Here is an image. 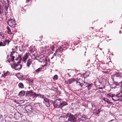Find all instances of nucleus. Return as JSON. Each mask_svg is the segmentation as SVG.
Listing matches in <instances>:
<instances>
[{
    "instance_id": "c03bdc74",
    "label": "nucleus",
    "mask_w": 122,
    "mask_h": 122,
    "mask_svg": "<svg viewBox=\"0 0 122 122\" xmlns=\"http://www.w3.org/2000/svg\"><path fill=\"white\" fill-rule=\"evenodd\" d=\"M84 83H85V85H88L89 84L87 82H84Z\"/></svg>"
},
{
    "instance_id": "a878e982",
    "label": "nucleus",
    "mask_w": 122,
    "mask_h": 122,
    "mask_svg": "<svg viewBox=\"0 0 122 122\" xmlns=\"http://www.w3.org/2000/svg\"><path fill=\"white\" fill-rule=\"evenodd\" d=\"M31 59H29L27 61V66L29 67L30 64H31Z\"/></svg>"
},
{
    "instance_id": "c9c22d12",
    "label": "nucleus",
    "mask_w": 122,
    "mask_h": 122,
    "mask_svg": "<svg viewBox=\"0 0 122 122\" xmlns=\"http://www.w3.org/2000/svg\"><path fill=\"white\" fill-rule=\"evenodd\" d=\"M81 118L82 119V118H84L85 120H86V115H83L81 117Z\"/></svg>"
},
{
    "instance_id": "3c124183",
    "label": "nucleus",
    "mask_w": 122,
    "mask_h": 122,
    "mask_svg": "<svg viewBox=\"0 0 122 122\" xmlns=\"http://www.w3.org/2000/svg\"><path fill=\"white\" fill-rule=\"evenodd\" d=\"M119 33L120 34H121V31H119Z\"/></svg>"
},
{
    "instance_id": "1a4fd4ad",
    "label": "nucleus",
    "mask_w": 122,
    "mask_h": 122,
    "mask_svg": "<svg viewBox=\"0 0 122 122\" xmlns=\"http://www.w3.org/2000/svg\"><path fill=\"white\" fill-rule=\"evenodd\" d=\"M28 57V54L26 53L22 59V61L24 63H26V60L27 59Z\"/></svg>"
},
{
    "instance_id": "9d476101",
    "label": "nucleus",
    "mask_w": 122,
    "mask_h": 122,
    "mask_svg": "<svg viewBox=\"0 0 122 122\" xmlns=\"http://www.w3.org/2000/svg\"><path fill=\"white\" fill-rule=\"evenodd\" d=\"M67 105V103L66 102H63L60 103L58 106V107L62 109V108L64 106Z\"/></svg>"
},
{
    "instance_id": "f03ea898",
    "label": "nucleus",
    "mask_w": 122,
    "mask_h": 122,
    "mask_svg": "<svg viewBox=\"0 0 122 122\" xmlns=\"http://www.w3.org/2000/svg\"><path fill=\"white\" fill-rule=\"evenodd\" d=\"M67 116L68 117L67 119L68 121L72 122H76L77 121L76 120L77 116L76 115L68 113L67 114Z\"/></svg>"
},
{
    "instance_id": "bb28decb",
    "label": "nucleus",
    "mask_w": 122,
    "mask_h": 122,
    "mask_svg": "<svg viewBox=\"0 0 122 122\" xmlns=\"http://www.w3.org/2000/svg\"><path fill=\"white\" fill-rule=\"evenodd\" d=\"M7 29L8 30L7 32L9 34H11L12 33L10 28L9 26H7Z\"/></svg>"
},
{
    "instance_id": "a18cd8bd",
    "label": "nucleus",
    "mask_w": 122,
    "mask_h": 122,
    "mask_svg": "<svg viewBox=\"0 0 122 122\" xmlns=\"http://www.w3.org/2000/svg\"><path fill=\"white\" fill-rule=\"evenodd\" d=\"M98 89H102V87H99L98 88Z\"/></svg>"
},
{
    "instance_id": "79ce46f5",
    "label": "nucleus",
    "mask_w": 122,
    "mask_h": 122,
    "mask_svg": "<svg viewBox=\"0 0 122 122\" xmlns=\"http://www.w3.org/2000/svg\"><path fill=\"white\" fill-rule=\"evenodd\" d=\"M3 117V116L2 115L0 114V121H1V118Z\"/></svg>"
},
{
    "instance_id": "f3484780",
    "label": "nucleus",
    "mask_w": 122,
    "mask_h": 122,
    "mask_svg": "<svg viewBox=\"0 0 122 122\" xmlns=\"http://www.w3.org/2000/svg\"><path fill=\"white\" fill-rule=\"evenodd\" d=\"M25 94V92L24 91H22L19 92V95L20 97L23 96Z\"/></svg>"
},
{
    "instance_id": "aec40b11",
    "label": "nucleus",
    "mask_w": 122,
    "mask_h": 122,
    "mask_svg": "<svg viewBox=\"0 0 122 122\" xmlns=\"http://www.w3.org/2000/svg\"><path fill=\"white\" fill-rule=\"evenodd\" d=\"M90 74V72L89 71H88L86 72L84 74V76L85 77H86L88 76Z\"/></svg>"
},
{
    "instance_id": "a211bd4d",
    "label": "nucleus",
    "mask_w": 122,
    "mask_h": 122,
    "mask_svg": "<svg viewBox=\"0 0 122 122\" xmlns=\"http://www.w3.org/2000/svg\"><path fill=\"white\" fill-rule=\"evenodd\" d=\"M61 117H62L66 119L67 121V119L68 118V117L67 116V114H66L65 113L63 114V115Z\"/></svg>"
},
{
    "instance_id": "09e8293b",
    "label": "nucleus",
    "mask_w": 122,
    "mask_h": 122,
    "mask_svg": "<svg viewBox=\"0 0 122 122\" xmlns=\"http://www.w3.org/2000/svg\"><path fill=\"white\" fill-rule=\"evenodd\" d=\"M22 50L21 49H20V50L21 51H22Z\"/></svg>"
},
{
    "instance_id": "58836bf2",
    "label": "nucleus",
    "mask_w": 122,
    "mask_h": 122,
    "mask_svg": "<svg viewBox=\"0 0 122 122\" xmlns=\"http://www.w3.org/2000/svg\"><path fill=\"white\" fill-rule=\"evenodd\" d=\"M57 106V105L55 103H54V106L55 108H56Z\"/></svg>"
},
{
    "instance_id": "37998d69",
    "label": "nucleus",
    "mask_w": 122,
    "mask_h": 122,
    "mask_svg": "<svg viewBox=\"0 0 122 122\" xmlns=\"http://www.w3.org/2000/svg\"><path fill=\"white\" fill-rule=\"evenodd\" d=\"M109 122H115L114 121V120L113 119V120H110Z\"/></svg>"
},
{
    "instance_id": "ea45409f",
    "label": "nucleus",
    "mask_w": 122,
    "mask_h": 122,
    "mask_svg": "<svg viewBox=\"0 0 122 122\" xmlns=\"http://www.w3.org/2000/svg\"><path fill=\"white\" fill-rule=\"evenodd\" d=\"M55 48V47L54 46H53L51 47V49L52 51L54 50V49Z\"/></svg>"
},
{
    "instance_id": "7c9ffc66",
    "label": "nucleus",
    "mask_w": 122,
    "mask_h": 122,
    "mask_svg": "<svg viewBox=\"0 0 122 122\" xmlns=\"http://www.w3.org/2000/svg\"><path fill=\"white\" fill-rule=\"evenodd\" d=\"M121 82H118V83H117V82H115L113 83V84H112V86H113V85H115L118 86L119 85V83H120Z\"/></svg>"
},
{
    "instance_id": "2f4dec72",
    "label": "nucleus",
    "mask_w": 122,
    "mask_h": 122,
    "mask_svg": "<svg viewBox=\"0 0 122 122\" xmlns=\"http://www.w3.org/2000/svg\"><path fill=\"white\" fill-rule=\"evenodd\" d=\"M114 94H112L111 93H109L107 94V97H111L112 98Z\"/></svg>"
},
{
    "instance_id": "9b49d317",
    "label": "nucleus",
    "mask_w": 122,
    "mask_h": 122,
    "mask_svg": "<svg viewBox=\"0 0 122 122\" xmlns=\"http://www.w3.org/2000/svg\"><path fill=\"white\" fill-rule=\"evenodd\" d=\"M82 80L80 79L78 80L77 81H76V84L78 85H80L82 87L83 85L82 83Z\"/></svg>"
},
{
    "instance_id": "4468645a",
    "label": "nucleus",
    "mask_w": 122,
    "mask_h": 122,
    "mask_svg": "<svg viewBox=\"0 0 122 122\" xmlns=\"http://www.w3.org/2000/svg\"><path fill=\"white\" fill-rule=\"evenodd\" d=\"M10 74V72L8 71H7L6 72H4L3 74L1 76L2 77H5L6 76Z\"/></svg>"
},
{
    "instance_id": "e433bc0d",
    "label": "nucleus",
    "mask_w": 122,
    "mask_h": 122,
    "mask_svg": "<svg viewBox=\"0 0 122 122\" xmlns=\"http://www.w3.org/2000/svg\"><path fill=\"white\" fill-rule=\"evenodd\" d=\"M3 44V42H0V46H4V45Z\"/></svg>"
},
{
    "instance_id": "6ab92c4d",
    "label": "nucleus",
    "mask_w": 122,
    "mask_h": 122,
    "mask_svg": "<svg viewBox=\"0 0 122 122\" xmlns=\"http://www.w3.org/2000/svg\"><path fill=\"white\" fill-rule=\"evenodd\" d=\"M3 4V6H4V5H5V10H7L8 9V7L9 6V5L8 3L7 2V3L5 2V4L2 3Z\"/></svg>"
},
{
    "instance_id": "6e6552de",
    "label": "nucleus",
    "mask_w": 122,
    "mask_h": 122,
    "mask_svg": "<svg viewBox=\"0 0 122 122\" xmlns=\"http://www.w3.org/2000/svg\"><path fill=\"white\" fill-rule=\"evenodd\" d=\"M101 111L100 109H95L94 110L93 113L95 116H97L99 114Z\"/></svg>"
},
{
    "instance_id": "b1692460",
    "label": "nucleus",
    "mask_w": 122,
    "mask_h": 122,
    "mask_svg": "<svg viewBox=\"0 0 122 122\" xmlns=\"http://www.w3.org/2000/svg\"><path fill=\"white\" fill-rule=\"evenodd\" d=\"M93 86V84H88V85L86 86V87H87V89L88 90H90V89L91 88V87H92Z\"/></svg>"
},
{
    "instance_id": "2eb2a0df",
    "label": "nucleus",
    "mask_w": 122,
    "mask_h": 122,
    "mask_svg": "<svg viewBox=\"0 0 122 122\" xmlns=\"http://www.w3.org/2000/svg\"><path fill=\"white\" fill-rule=\"evenodd\" d=\"M112 100L114 101H116L119 100V99L117 98L116 95L114 94L112 98Z\"/></svg>"
},
{
    "instance_id": "39448f33",
    "label": "nucleus",
    "mask_w": 122,
    "mask_h": 122,
    "mask_svg": "<svg viewBox=\"0 0 122 122\" xmlns=\"http://www.w3.org/2000/svg\"><path fill=\"white\" fill-rule=\"evenodd\" d=\"M15 53L14 51H12L11 53V54L10 55V57L9 59L7 60L6 62H8L9 63H10V61H13L14 60L15 56H13Z\"/></svg>"
},
{
    "instance_id": "c85d7f7f",
    "label": "nucleus",
    "mask_w": 122,
    "mask_h": 122,
    "mask_svg": "<svg viewBox=\"0 0 122 122\" xmlns=\"http://www.w3.org/2000/svg\"><path fill=\"white\" fill-rule=\"evenodd\" d=\"M103 100L104 101L106 102L108 104H111V103H112V102L109 101L108 99L107 98H104L103 99Z\"/></svg>"
},
{
    "instance_id": "f257e3e1",
    "label": "nucleus",
    "mask_w": 122,
    "mask_h": 122,
    "mask_svg": "<svg viewBox=\"0 0 122 122\" xmlns=\"http://www.w3.org/2000/svg\"><path fill=\"white\" fill-rule=\"evenodd\" d=\"M22 60L21 56L19 55L18 57L16 59L14 63L11 65L12 67L15 70L19 71L22 67V65L20 64Z\"/></svg>"
},
{
    "instance_id": "dca6fc26",
    "label": "nucleus",
    "mask_w": 122,
    "mask_h": 122,
    "mask_svg": "<svg viewBox=\"0 0 122 122\" xmlns=\"http://www.w3.org/2000/svg\"><path fill=\"white\" fill-rule=\"evenodd\" d=\"M116 95L118 98L121 97L122 98V91L121 90L120 92Z\"/></svg>"
},
{
    "instance_id": "49530a36",
    "label": "nucleus",
    "mask_w": 122,
    "mask_h": 122,
    "mask_svg": "<svg viewBox=\"0 0 122 122\" xmlns=\"http://www.w3.org/2000/svg\"><path fill=\"white\" fill-rule=\"evenodd\" d=\"M58 100L60 101L61 100V99H57Z\"/></svg>"
},
{
    "instance_id": "603ef678",
    "label": "nucleus",
    "mask_w": 122,
    "mask_h": 122,
    "mask_svg": "<svg viewBox=\"0 0 122 122\" xmlns=\"http://www.w3.org/2000/svg\"><path fill=\"white\" fill-rule=\"evenodd\" d=\"M32 50H30V51H32Z\"/></svg>"
},
{
    "instance_id": "4be33fe9",
    "label": "nucleus",
    "mask_w": 122,
    "mask_h": 122,
    "mask_svg": "<svg viewBox=\"0 0 122 122\" xmlns=\"http://www.w3.org/2000/svg\"><path fill=\"white\" fill-rule=\"evenodd\" d=\"M36 97H40L41 98H44V96L43 95H41L40 94H36Z\"/></svg>"
},
{
    "instance_id": "423d86ee",
    "label": "nucleus",
    "mask_w": 122,
    "mask_h": 122,
    "mask_svg": "<svg viewBox=\"0 0 122 122\" xmlns=\"http://www.w3.org/2000/svg\"><path fill=\"white\" fill-rule=\"evenodd\" d=\"M77 78H71L68 79L67 81H65V83L66 84H71L75 81H77Z\"/></svg>"
},
{
    "instance_id": "412c9836",
    "label": "nucleus",
    "mask_w": 122,
    "mask_h": 122,
    "mask_svg": "<svg viewBox=\"0 0 122 122\" xmlns=\"http://www.w3.org/2000/svg\"><path fill=\"white\" fill-rule=\"evenodd\" d=\"M42 67L36 70L35 74H38L39 72L41 71L42 70Z\"/></svg>"
},
{
    "instance_id": "7ed1b4c3",
    "label": "nucleus",
    "mask_w": 122,
    "mask_h": 122,
    "mask_svg": "<svg viewBox=\"0 0 122 122\" xmlns=\"http://www.w3.org/2000/svg\"><path fill=\"white\" fill-rule=\"evenodd\" d=\"M8 25L12 27H14L16 25L15 19H9L7 22Z\"/></svg>"
},
{
    "instance_id": "393cba45",
    "label": "nucleus",
    "mask_w": 122,
    "mask_h": 122,
    "mask_svg": "<svg viewBox=\"0 0 122 122\" xmlns=\"http://www.w3.org/2000/svg\"><path fill=\"white\" fill-rule=\"evenodd\" d=\"M5 38L4 33L2 32H0V38L4 39Z\"/></svg>"
},
{
    "instance_id": "0eeeda50",
    "label": "nucleus",
    "mask_w": 122,
    "mask_h": 122,
    "mask_svg": "<svg viewBox=\"0 0 122 122\" xmlns=\"http://www.w3.org/2000/svg\"><path fill=\"white\" fill-rule=\"evenodd\" d=\"M36 94V93L35 92H33L32 91L30 90L29 91H27L26 94V95L28 97L32 96H33L34 97H35Z\"/></svg>"
},
{
    "instance_id": "4c0bfd02",
    "label": "nucleus",
    "mask_w": 122,
    "mask_h": 122,
    "mask_svg": "<svg viewBox=\"0 0 122 122\" xmlns=\"http://www.w3.org/2000/svg\"><path fill=\"white\" fill-rule=\"evenodd\" d=\"M116 86L115 85H113V86H112V85L111 86V88H116Z\"/></svg>"
},
{
    "instance_id": "473e14b6",
    "label": "nucleus",
    "mask_w": 122,
    "mask_h": 122,
    "mask_svg": "<svg viewBox=\"0 0 122 122\" xmlns=\"http://www.w3.org/2000/svg\"><path fill=\"white\" fill-rule=\"evenodd\" d=\"M85 120L84 119H82L81 118L79 119V121H77L78 122H85Z\"/></svg>"
},
{
    "instance_id": "f704fd0d",
    "label": "nucleus",
    "mask_w": 122,
    "mask_h": 122,
    "mask_svg": "<svg viewBox=\"0 0 122 122\" xmlns=\"http://www.w3.org/2000/svg\"><path fill=\"white\" fill-rule=\"evenodd\" d=\"M5 2H6L5 0H1V1L0 2V4H1L2 3L5 4Z\"/></svg>"
},
{
    "instance_id": "f8f14e48",
    "label": "nucleus",
    "mask_w": 122,
    "mask_h": 122,
    "mask_svg": "<svg viewBox=\"0 0 122 122\" xmlns=\"http://www.w3.org/2000/svg\"><path fill=\"white\" fill-rule=\"evenodd\" d=\"M63 50V48L61 46H60L58 49L56 50V51L59 54V53L61 52Z\"/></svg>"
},
{
    "instance_id": "a19ab883",
    "label": "nucleus",
    "mask_w": 122,
    "mask_h": 122,
    "mask_svg": "<svg viewBox=\"0 0 122 122\" xmlns=\"http://www.w3.org/2000/svg\"><path fill=\"white\" fill-rule=\"evenodd\" d=\"M59 54L58 53H57V52H56V51H55V53L54 54V55L55 56H56L57 54Z\"/></svg>"
},
{
    "instance_id": "72a5a7b5",
    "label": "nucleus",
    "mask_w": 122,
    "mask_h": 122,
    "mask_svg": "<svg viewBox=\"0 0 122 122\" xmlns=\"http://www.w3.org/2000/svg\"><path fill=\"white\" fill-rule=\"evenodd\" d=\"M58 77L57 75H55L53 77V79L54 80H56L57 79Z\"/></svg>"
},
{
    "instance_id": "cd10ccee",
    "label": "nucleus",
    "mask_w": 122,
    "mask_h": 122,
    "mask_svg": "<svg viewBox=\"0 0 122 122\" xmlns=\"http://www.w3.org/2000/svg\"><path fill=\"white\" fill-rule=\"evenodd\" d=\"M116 76L118 77L121 79L122 81H121V82H122V77L121 74L120 73H118L116 75Z\"/></svg>"
},
{
    "instance_id": "5701e85b",
    "label": "nucleus",
    "mask_w": 122,
    "mask_h": 122,
    "mask_svg": "<svg viewBox=\"0 0 122 122\" xmlns=\"http://www.w3.org/2000/svg\"><path fill=\"white\" fill-rule=\"evenodd\" d=\"M10 42L9 40H5L3 42V44H4V46H5L7 44L8 45Z\"/></svg>"
},
{
    "instance_id": "20e7f679",
    "label": "nucleus",
    "mask_w": 122,
    "mask_h": 122,
    "mask_svg": "<svg viewBox=\"0 0 122 122\" xmlns=\"http://www.w3.org/2000/svg\"><path fill=\"white\" fill-rule=\"evenodd\" d=\"M39 61L41 63L43 62L44 64V66H46V64L48 63V61H47V58L46 56H41V58H40Z\"/></svg>"
},
{
    "instance_id": "de8ad7c7",
    "label": "nucleus",
    "mask_w": 122,
    "mask_h": 122,
    "mask_svg": "<svg viewBox=\"0 0 122 122\" xmlns=\"http://www.w3.org/2000/svg\"><path fill=\"white\" fill-rule=\"evenodd\" d=\"M14 102H16V103H17V102H16V100H15L14 101Z\"/></svg>"
},
{
    "instance_id": "c756f323",
    "label": "nucleus",
    "mask_w": 122,
    "mask_h": 122,
    "mask_svg": "<svg viewBox=\"0 0 122 122\" xmlns=\"http://www.w3.org/2000/svg\"><path fill=\"white\" fill-rule=\"evenodd\" d=\"M18 86L20 88H23L24 87L23 84L21 83H20L19 84Z\"/></svg>"
},
{
    "instance_id": "8fccbe9b",
    "label": "nucleus",
    "mask_w": 122,
    "mask_h": 122,
    "mask_svg": "<svg viewBox=\"0 0 122 122\" xmlns=\"http://www.w3.org/2000/svg\"><path fill=\"white\" fill-rule=\"evenodd\" d=\"M8 57H9V56H7V57L6 58V59H8Z\"/></svg>"
},
{
    "instance_id": "ddd939ff",
    "label": "nucleus",
    "mask_w": 122,
    "mask_h": 122,
    "mask_svg": "<svg viewBox=\"0 0 122 122\" xmlns=\"http://www.w3.org/2000/svg\"><path fill=\"white\" fill-rule=\"evenodd\" d=\"M43 103H44L46 106H47V105L49 104V102L48 99L46 98H44Z\"/></svg>"
}]
</instances>
